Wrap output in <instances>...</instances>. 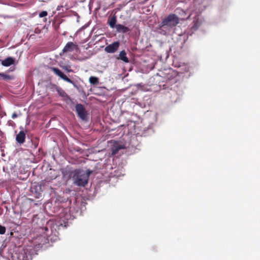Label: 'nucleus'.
<instances>
[{
    "instance_id": "obj_1",
    "label": "nucleus",
    "mask_w": 260,
    "mask_h": 260,
    "mask_svg": "<svg viewBox=\"0 0 260 260\" xmlns=\"http://www.w3.org/2000/svg\"><path fill=\"white\" fill-rule=\"evenodd\" d=\"M91 171L89 170H76L73 176L74 183L79 186H84L88 182V179Z\"/></svg>"
},
{
    "instance_id": "obj_2",
    "label": "nucleus",
    "mask_w": 260,
    "mask_h": 260,
    "mask_svg": "<svg viewBox=\"0 0 260 260\" xmlns=\"http://www.w3.org/2000/svg\"><path fill=\"white\" fill-rule=\"evenodd\" d=\"M178 23V19L174 14L170 15L161 22V26L174 27Z\"/></svg>"
},
{
    "instance_id": "obj_3",
    "label": "nucleus",
    "mask_w": 260,
    "mask_h": 260,
    "mask_svg": "<svg viewBox=\"0 0 260 260\" xmlns=\"http://www.w3.org/2000/svg\"><path fill=\"white\" fill-rule=\"evenodd\" d=\"M76 111L78 113V116L82 120H84L86 118V112L84 108L81 104H78L76 106Z\"/></svg>"
},
{
    "instance_id": "obj_4",
    "label": "nucleus",
    "mask_w": 260,
    "mask_h": 260,
    "mask_svg": "<svg viewBox=\"0 0 260 260\" xmlns=\"http://www.w3.org/2000/svg\"><path fill=\"white\" fill-rule=\"evenodd\" d=\"M77 46L75 44L72 42H69L66 44L63 49L62 51L63 52H72L74 50H77Z\"/></svg>"
},
{
    "instance_id": "obj_5",
    "label": "nucleus",
    "mask_w": 260,
    "mask_h": 260,
    "mask_svg": "<svg viewBox=\"0 0 260 260\" xmlns=\"http://www.w3.org/2000/svg\"><path fill=\"white\" fill-rule=\"evenodd\" d=\"M119 45V44L118 42H114L113 43L107 46L105 48V50L108 53H113L117 50Z\"/></svg>"
},
{
    "instance_id": "obj_6",
    "label": "nucleus",
    "mask_w": 260,
    "mask_h": 260,
    "mask_svg": "<svg viewBox=\"0 0 260 260\" xmlns=\"http://www.w3.org/2000/svg\"><path fill=\"white\" fill-rule=\"evenodd\" d=\"M25 134L23 131H20L18 134L16 136V140L20 144H22L25 141Z\"/></svg>"
},
{
    "instance_id": "obj_7",
    "label": "nucleus",
    "mask_w": 260,
    "mask_h": 260,
    "mask_svg": "<svg viewBox=\"0 0 260 260\" xmlns=\"http://www.w3.org/2000/svg\"><path fill=\"white\" fill-rule=\"evenodd\" d=\"M14 59L11 57H9L3 60L2 61V64L4 66L8 67L11 64H14Z\"/></svg>"
},
{
    "instance_id": "obj_8",
    "label": "nucleus",
    "mask_w": 260,
    "mask_h": 260,
    "mask_svg": "<svg viewBox=\"0 0 260 260\" xmlns=\"http://www.w3.org/2000/svg\"><path fill=\"white\" fill-rule=\"evenodd\" d=\"M115 28L118 31L121 32H126L129 30L128 28L121 24L116 25Z\"/></svg>"
},
{
    "instance_id": "obj_9",
    "label": "nucleus",
    "mask_w": 260,
    "mask_h": 260,
    "mask_svg": "<svg viewBox=\"0 0 260 260\" xmlns=\"http://www.w3.org/2000/svg\"><path fill=\"white\" fill-rule=\"evenodd\" d=\"M119 58L125 62H128V58L126 56V53L124 51H122L119 53Z\"/></svg>"
},
{
    "instance_id": "obj_10",
    "label": "nucleus",
    "mask_w": 260,
    "mask_h": 260,
    "mask_svg": "<svg viewBox=\"0 0 260 260\" xmlns=\"http://www.w3.org/2000/svg\"><path fill=\"white\" fill-rule=\"evenodd\" d=\"M51 70L56 75L58 76L61 78H62V76L64 75L63 73L58 69L52 68Z\"/></svg>"
},
{
    "instance_id": "obj_11",
    "label": "nucleus",
    "mask_w": 260,
    "mask_h": 260,
    "mask_svg": "<svg viewBox=\"0 0 260 260\" xmlns=\"http://www.w3.org/2000/svg\"><path fill=\"white\" fill-rule=\"evenodd\" d=\"M89 81L91 84L96 85L99 83V79L97 77L91 76L89 78Z\"/></svg>"
},
{
    "instance_id": "obj_12",
    "label": "nucleus",
    "mask_w": 260,
    "mask_h": 260,
    "mask_svg": "<svg viewBox=\"0 0 260 260\" xmlns=\"http://www.w3.org/2000/svg\"><path fill=\"white\" fill-rule=\"evenodd\" d=\"M116 22V17H112L109 20V25L111 26V27H112V28L115 27Z\"/></svg>"
},
{
    "instance_id": "obj_13",
    "label": "nucleus",
    "mask_w": 260,
    "mask_h": 260,
    "mask_svg": "<svg viewBox=\"0 0 260 260\" xmlns=\"http://www.w3.org/2000/svg\"><path fill=\"white\" fill-rule=\"evenodd\" d=\"M61 79L69 83L73 84V82L64 75L62 76Z\"/></svg>"
},
{
    "instance_id": "obj_14",
    "label": "nucleus",
    "mask_w": 260,
    "mask_h": 260,
    "mask_svg": "<svg viewBox=\"0 0 260 260\" xmlns=\"http://www.w3.org/2000/svg\"><path fill=\"white\" fill-rule=\"evenodd\" d=\"M6 232L5 227L0 225V234H4Z\"/></svg>"
},
{
    "instance_id": "obj_15",
    "label": "nucleus",
    "mask_w": 260,
    "mask_h": 260,
    "mask_svg": "<svg viewBox=\"0 0 260 260\" xmlns=\"http://www.w3.org/2000/svg\"><path fill=\"white\" fill-rule=\"evenodd\" d=\"M122 148V147L121 146H118L115 149H113L112 150V154H115L119 149H120Z\"/></svg>"
},
{
    "instance_id": "obj_16",
    "label": "nucleus",
    "mask_w": 260,
    "mask_h": 260,
    "mask_svg": "<svg viewBox=\"0 0 260 260\" xmlns=\"http://www.w3.org/2000/svg\"><path fill=\"white\" fill-rule=\"evenodd\" d=\"M70 66H63L62 67V68L65 70L66 71H67L68 72H72V70L70 69Z\"/></svg>"
},
{
    "instance_id": "obj_17",
    "label": "nucleus",
    "mask_w": 260,
    "mask_h": 260,
    "mask_svg": "<svg viewBox=\"0 0 260 260\" xmlns=\"http://www.w3.org/2000/svg\"><path fill=\"white\" fill-rule=\"evenodd\" d=\"M47 15V12L46 11H42L39 14L40 17H43Z\"/></svg>"
},
{
    "instance_id": "obj_18",
    "label": "nucleus",
    "mask_w": 260,
    "mask_h": 260,
    "mask_svg": "<svg viewBox=\"0 0 260 260\" xmlns=\"http://www.w3.org/2000/svg\"><path fill=\"white\" fill-rule=\"evenodd\" d=\"M16 117H17V115H16V114L14 113V114H12V117L13 118H16Z\"/></svg>"
},
{
    "instance_id": "obj_19",
    "label": "nucleus",
    "mask_w": 260,
    "mask_h": 260,
    "mask_svg": "<svg viewBox=\"0 0 260 260\" xmlns=\"http://www.w3.org/2000/svg\"><path fill=\"white\" fill-rule=\"evenodd\" d=\"M0 75H1V76H4V74H1Z\"/></svg>"
}]
</instances>
